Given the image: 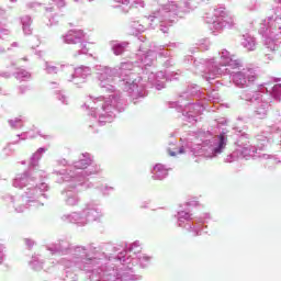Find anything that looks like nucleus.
I'll use <instances>...</instances> for the list:
<instances>
[{
    "label": "nucleus",
    "instance_id": "3",
    "mask_svg": "<svg viewBox=\"0 0 281 281\" xmlns=\"http://www.w3.org/2000/svg\"><path fill=\"white\" fill-rule=\"evenodd\" d=\"M178 153H179V155H183V153H186V150L183 149V147H180Z\"/></svg>",
    "mask_w": 281,
    "mask_h": 281
},
{
    "label": "nucleus",
    "instance_id": "4",
    "mask_svg": "<svg viewBox=\"0 0 281 281\" xmlns=\"http://www.w3.org/2000/svg\"><path fill=\"white\" fill-rule=\"evenodd\" d=\"M77 168H87V164L85 166L77 165Z\"/></svg>",
    "mask_w": 281,
    "mask_h": 281
},
{
    "label": "nucleus",
    "instance_id": "1",
    "mask_svg": "<svg viewBox=\"0 0 281 281\" xmlns=\"http://www.w3.org/2000/svg\"><path fill=\"white\" fill-rule=\"evenodd\" d=\"M222 148H225V136H220V145L217 148H215V153H221Z\"/></svg>",
    "mask_w": 281,
    "mask_h": 281
},
{
    "label": "nucleus",
    "instance_id": "2",
    "mask_svg": "<svg viewBox=\"0 0 281 281\" xmlns=\"http://www.w3.org/2000/svg\"><path fill=\"white\" fill-rule=\"evenodd\" d=\"M169 155H170V157H177V153H175V151H172L170 149H169Z\"/></svg>",
    "mask_w": 281,
    "mask_h": 281
}]
</instances>
